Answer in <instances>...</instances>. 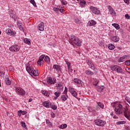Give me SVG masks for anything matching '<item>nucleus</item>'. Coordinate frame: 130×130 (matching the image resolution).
Segmentation results:
<instances>
[{"mask_svg":"<svg viewBox=\"0 0 130 130\" xmlns=\"http://www.w3.org/2000/svg\"><path fill=\"white\" fill-rule=\"evenodd\" d=\"M0 77L4 78L5 77V72H0Z\"/></svg>","mask_w":130,"mask_h":130,"instance_id":"nucleus-46","label":"nucleus"},{"mask_svg":"<svg viewBox=\"0 0 130 130\" xmlns=\"http://www.w3.org/2000/svg\"><path fill=\"white\" fill-rule=\"evenodd\" d=\"M39 30L40 31H43L44 30V22H41L38 25Z\"/></svg>","mask_w":130,"mask_h":130,"instance_id":"nucleus-20","label":"nucleus"},{"mask_svg":"<svg viewBox=\"0 0 130 130\" xmlns=\"http://www.w3.org/2000/svg\"><path fill=\"white\" fill-rule=\"evenodd\" d=\"M54 95L55 96H57V97H59L60 96V94H61V92L60 91H56L54 92Z\"/></svg>","mask_w":130,"mask_h":130,"instance_id":"nucleus-35","label":"nucleus"},{"mask_svg":"<svg viewBox=\"0 0 130 130\" xmlns=\"http://www.w3.org/2000/svg\"><path fill=\"white\" fill-rule=\"evenodd\" d=\"M109 12L110 13V15H111L112 16H115V15H116V13L115 12V11H114V9H112Z\"/></svg>","mask_w":130,"mask_h":130,"instance_id":"nucleus-37","label":"nucleus"},{"mask_svg":"<svg viewBox=\"0 0 130 130\" xmlns=\"http://www.w3.org/2000/svg\"><path fill=\"white\" fill-rule=\"evenodd\" d=\"M125 18L127 19V20H129L130 16L128 14H125Z\"/></svg>","mask_w":130,"mask_h":130,"instance_id":"nucleus-52","label":"nucleus"},{"mask_svg":"<svg viewBox=\"0 0 130 130\" xmlns=\"http://www.w3.org/2000/svg\"><path fill=\"white\" fill-rule=\"evenodd\" d=\"M26 70L31 77L32 76H34L35 77L38 76V71L35 70L33 67L30 66V64H27L26 65Z\"/></svg>","mask_w":130,"mask_h":130,"instance_id":"nucleus-2","label":"nucleus"},{"mask_svg":"<svg viewBox=\"0 0 130 130\" xmlns=\"http://www.w3.org/2000/svg\"><path fill=\"white\" fill-rule=\"evenodd\" d=\"M67 126H68V125H67V124H63L59 126V128H61V129H64V128H66Z\"/></svg>","mask_w":130,"mask_h":130,"instance_id":"nucleus-36","label":"nucleus"},{"mask_svg":"<svg viewBox=\"0 0 130 130\" xmlns=\"http://www.w3.org/2000/svg\"><path fill=\"white\" fill-rule=\"evenodd\" d=\"M10 70H11V71H14V68L13 67H10Z\"/></svg>","mask_w":130,"mask_h":130,"instance_id":"nucleus-61","label":"nucleus"},{"mask_svg":"<svg viewBox=\"0 0 130 130\" xmlns=\"http://www.w3.org/2000/svg\"><path fill=\"white\" fill-rule=\"evenodd\" d=\"M43 105L46 108H50L51 107V103L48 101H45L43 103Z\"/></svg>","mask_w":130,"mask_h":130,"instance_id":"nucleus-17","label":"nucleus"},{"mask_svg":"<svg viewBox=\"0 0 130 130\" xmlns=\"http://www.w3.org/2000/svg\"><path fill=\"white\" fill-rule=\"evenodd\" d=\"M98 84V81H95V83H93V85H94V86H96Z\"/></svg>","mask_w":130,"mask_h":130,"instance_id":"nucleus-58","label":"nucleus"},{"mask_svg":"<svg viewBox=\"0 0 130 130\" xmlns=\"http://www.w3.org/2000/svg\"><path fill=\"white\" fill-rule=\"evenodd\" d=\"M0 87H2L1 80H0Z\"/></svg>","mask_w":130,"mask_h":130,"instance_id":"nucleus-64","label":"nucleus"},{"mask_svg":"<svg viewBox=\"0 0 130 130\" xmlns=\"http://www.w3.org/2000/svg\"><path fill=\"white\" fill-rule=\"evenodd\" d=\"M58 98V97L55 96L54 97V100H56V99H57Z\"/></svg>","mask_w":130,"mask_h":130,"instance_id":"nucleus-63","label":"nucleus"},{"mask_svg":"<svg viewBox=\"0 0 130 130\" xmlns=\"http://www.w3.org/2000/svg\"><path fill=\"white\" fill-rule=\"evenodd\" d=\"M94 123L98 126H104V125L106 123V121L102 119H96L94 120Z\"/></svg>","mask_w":130,"mask_h":130,"instance_id":"nucleus-6","label":"nucleus"},{"mask_svg":"<svg viewBox=\"0 0 130 130\" xmlns=\"http://www.w3.org/2000/svg\"><path fill=\"white\" fill-rule=\"evenodd\" d=\"M21 125L22 127L24 128H27V126H26V123L23 121L21 122Z\"/></svg>","mask_w":130,"mask_h":130,"instance_id":"nucleus-43","label":"nucleus"},{"mask_svg":"<svg viewBox=\"0 0 130 130\" xmlns=\"http://www.w3.org/2000/svg\"><path fill=\"white\" fill-rule=\"evenodd\" d=\"M108 48L110 50H113V49L115 48V46L112 44H109L108 45Z\"/></svg>","mask_w":130,"mask_h":130,"instance_id":"nucleus-29","label":"nucleus"},{"mask_svg":"<svg viewBox=\"0 0 130 130\" xmlns=\"http://www.w3.org/2000/svg\"><path fill=\"white\" fill-rule=\"evenodd\" d=\"M103 89H104V86H99L98 87V91L99 92H102L103 91Z\"/></svg>","mask_w":130,"mask_h":130,"instance_id":"nucleus-34","label":"nucleus"},{"mask_svg":"<svg viewBox=\"0 0 130 130\" xmlns=\"http://www.w3.org/2000/svg\"><path fill=\"white\" fill-rule=\"evenodd\" d=\"M27 113L26 111H22L21 113V114H22V115H25V114H26Z\"/></svg>","mask_w":130,"mask_h":130,"instance_id":"nucleus-56","label":"nucleus"},{"mask_svg":"<svg viewBox=\"0 0 130 130\" xmlns=\"http://www.w3.org/2000/svg\"><path fill=\"white\" fill-rule=\"evenodd\" d=\"M68 98H69V96H68V95H62L60 96V99L62 101H67L68 100Z\"/></svg>","mask_w":130,"mask_h":130,"instance_id":"nucleus-24","label":"nucleus"},{"mask_svg":"<svg viewBox=\"0 0 130 130\" xmlns=\"http://www.w3.org/2000/svg\"><path fill=\"white\" fill-rule=\"evenodd\" d=\"M123 113L124 114L125 117L128 119V120H130V111H126V110L125 109Z\"/></svg>","mask_w":130,"mask_h":130,"instance_id":"nucleus-16","label":"nucleus"},{"mask_svg":"<svg viewBox=\"0 0 130 130\" xmlns=\"http://www.w3.org/2000/svg\"><path fill=\"white\" fill-rule=\"evenodd\" d=\"M32 99H29L28 100V102H32Z\"/></svg>","mask_w":130,"mask_h":130,"instance_id":"nucleus-62","label":"nucleus"},{"mask_svg":"<svg viewBox=\"0 0 130 130\" xmlns=\"http://www.w3.org/2000/svg\"><path fill=\"white\" fill-rule=\"evenodd\" d=\"M45 57V55H42L40 56L39 59L38 61V64H39V66H42V64H43V59H44Z\"/></svg>","mask_w":130,"mask_h":130,"instance_id":"nucleus-15","label":"nucleus"},{"mask_svg":"<svg viewBox=\"0 0 130 130\" xmlns=\"http://www.w3.org/2000/svg\"><path fill=\"white\" fill-rule=\"evenodd\" d=\"M125 121H118L116 122V124L118 125H119V124H125Z\"/></svg>","mask_w":130,"mask_h":130,"instance_id":"nucleus-38","label":"nucleus"},{"mask_svg":"<svg viewBox=\"0 0 130 130\" xmlns=\"http://www.w3.org/2000/svg\"><path fill=\"white\" fill-rule=\"evenodd\" d=\"M42 93L43 95L46 96L47 97H48L49 96V93H48V91H47V90H43L42 91Z\"/></svg>","mask_w":130,"mask_h":130,"instance_id":"nucleus-30","label":"nucleus"},{"mask_svg":"<svg viewBox=\"0 0 130 130\" xmlns=\"http://www.w3.org/2000/svg\"><path fill=\"white\" fill-rule=\"evenodd\" d=\"M51 115L53 117V118H54V117H55V115L54 114V113L51 114Z\"/></svg>","mask_w":130,"mask_h":130,"instance_id":"nucleus-57","label":"nucleus"},{"mask_svg":"<svg viewBox=\"0 0 130 130\" xmlns=\"http://www.w3.org/2000/svg\"><path fill=\"white\" fill-rule=\"evenodd\" d=\"M107 8L109 10V12H110L111 11H112V10H113V8H112V7H111V6L109 5L107 6Z\"/></svg>","mask_w":130,"mask_h":130,"instance_id":"nucleus-48","label":"nucleus"},{"mask_svg":"<svg viewBox=\"0 0 130 130\" xmlns=\"http://www.w3.org/2000/svg\"><path fill=\"white\" fill-rule=\"evenodd\" d=\"M46 124H48V126H49V127H51L52 126V123H51V122H50V121H49V120L47 119L46 120Z\"/></svg>","mask_w":130,"mask_h":130,"instance_id":"nucleus-32","label":"nucleus"},{"mask_svg":"<svg viewBox=\"0 0 130 130\" xmlns=\"http://www.w3.org/2000/svg\"><path fill=\"white\" fill-rule=\"evenodd\" d=\"M53 69L54 70V71L57 72L58 77H60V74H59V73H61V66L58 64H54L53 66Z\"/></svg>","mask_w":130,"mask_h":130,"instance_id":"nucleus-7","label":"nucleus"},{"mask_svg":"<svg viewBox=\"0 0 130 130\" xmlns=\"http://www.w3.org/2000/svg\"><path fill=\"white\" fill-rule=\"evenodd\" d=\"M61 3H62V5H64V6L68 4V2L64 0H61Z\"/></svg>","mask_w":130,"mask_h":130,"instance_id":"nucleus-45","label":"nucleus"},{"mask_svg":"<svg viewBox=\"0 0 130 130\" xmlns=\"http://www.w3.org/2000/svg\"><path fill=\"white\" fill-rule=\"evenodd\" d=\"M5 81V83L8 86H10V85H11V84H12L11 80H10V79H9V77H6Z\"/></svg>","mask_w":130,"mask_h":130,"instance_id":"nucleus-25","label":"nucleus"},{"mask_svg":"<svg viewBox=\"0 0 130 130\" xmlns=\"http://www.w3.org/2000/svg\"><path fill=\"white\" fill-rule=\"evenodd\" d=\"M112 106L114 108L115 113L117 114V115H120V114H122L124 111L125 110V108L123 107V106L120 104H115V103L112 104Z\"/></svg>","mask_w":130,"mask_h":130,"instance_id":"nucleus-1","label":"nucleus"},{"mask_svg":"<svg viewBox=\"0 0 130 130\" xmlns=\"http://www.w3.org/2000/svg\"><path fill=\"white\" fill-rule=\"evenodd\" d=\"M21 115H22V111L19 110L18 111V116L20 117Z\"/></svg>","mask_w":130,"mask_h":130,"instance_id":"nucleus-50","label":"nucleus"},{"mask_svg":"<svg viewBox=\"0 0 130 130\" xmlns=\"http://www.w3.org/2000/svg\"><path fill=\"white\" fill-rule=\"evenodd\" d=\"M85 74H86V75H87V76H93V75H94V73H93L90 70H85Z\"/></svg>","mask_w":130,"mask_h":130,"instance_id":"nucleus-26","label":"nucleus"},{"mask_svg":"<svg viewBox=\"0 0 130 130\" xmlns=\"http://www.w3.org/2000/svg\"><path fill=\"white\" fill-rule=\"evenodd\" d=\"M127 55H124L118 59V62H123L126 59Z\"/></svg>","mask_w":130,"mask_h":130,"instance_id":"nucleus-21","label":"nucleus"},{"mask_svg":"<svg viewBox=\"0 0 130 130\" xmlns=\"http://www.w3.org/2000/svg\"><path fill=\"white\" fill-rule=\"evenodd\" d=\"M15 91L18 95H20L21 96H23V95H25V90L21 87H16Z\"/></svg>","mask_w":130,"mask_h":130,"instance_id":"nucleus-5","label":"nucleus"},{"mask_svg":"<svg viewBox=\"0 0 130 130\" xmlns=\"http://www.w3.org/2000/svg\"><path fill=\"white\" fill-rule=\"evenodd\" d=\"M69 92L72 94L74 97H76L78 96V92H76V90H75V88L72 87L70 86L69 88Z\"/></svg>","mask_w":130,"mask_h":130,"instance_id":"nucleus-12","label":"nucleus"},{"mask_svg":"<svg viewBox=\"0 0 130 130\" xmlns=\"http://www.w3.org/2000/svg\"><path fill=\"white\" fill-rule=\"evenodd\" d=\"M87 63L88 64V66L90 67V69L92 70L93 71H96V67L94 66V64L92 61L90 60H87Z\"/></svg>","mask_w":130,"mask_h":130,"instance_id":"nucleus-14","label":"nucleus"},{"mask_svg":"<svg viewBox=\"0 0 130 130\" xmlns=\"http://www.w3.org/2000/svg\"><path fill=\"white\" fill-rule=\"evenodd\" d=\"M24 42L25 44H27L28 45H31V41H30V39L25 38L24 39Z\"/></svg>","mask_w":130,"mask_h":130,"instance_id":"nucleus-28","label":"nucleus"},{"mask_svg":"<svg viewBox=\"0 0 130 130\" xmlns=\"http://www.w3.org/2000/svg\"><path fill=\"white\" fill-rule=\"evenodd\" d=\"M110 69L111 71H113L114 72H116L119 74H123V70L121 68V67L117 66V65H112L110 66Z\"/></svg>","mask_w":130,"mask_h":130,"instance_id":"nucleus-4","label":"nucleus"},{"mask_svg":"<svg viewBox=\"0 0 130 130\" xmlns=\"http://www.w3.org/2000/svg\"><path fill=\"white\" fill-rule=\"evenodd\" d=\"M87 109L90 112H92V111H93V108H91L90 107H88Z\"/></svg>","mask_w":130,"mask_h":130,"instance_id":"nucleus-51","label":"nucleus"},{"mask_svg":"<svg viewBox=\"0 0 130 130\" xmlns=\"http://www.w3.org/2000/svg\"><path fill=\"white\" fill-rule=\"evenodd\" d=\"M90 11L94 15H100V10H99L98 8L93 6H90Z\"/></svg>","mask_w":130,"mask_h":130,"instance_id":"nucleus-8","label":"nucleus"},{"mask_svg":"<svg viewBox=\"0 0 130 130\" xmlns=\"http://www.w3.org/2000/svg\"><path fill=\"white\" fill-rule=\"evenodd\" d=\"M125 100L126 101V102H128L129 104H130V98L129 97L126 96L125 99Z\"/></svg>","mask_w":130,"mask_h":130,"instance_id":"nucleus-47","label":"nucleus"},{"mask_svg":"<svg viewBox=\"0 0 130 130\" xmlns=\"http://www.w3.org/2000/svg\"><path fill=\"white\" fill-rule=\"evenodd\" d=\"M74 83H76V84H78V85H83L84 84V82L82 81L81 79H79L77 78H75L74 79Z\"/></svg>","mask_w":130,"mask_h":130,"instance_id":"nucleus-19","label":"nucleus"},{"mask_svg":"<svg viewBox=\"0 0 130 130\" xmlns=\"http://www.w3.org/2000/svg\"><path fill=\"white\" fill-rule=\"evenodd\" d=\"M51 107L53 110H56V109H57V106H56V105H52V106H51Z\"/></svg>","mask_w":130,"mask_h":130,"instance_id":"nucleus-44","label":"nucleus"},{"mask_svg":"<svg viewBox=\"0 0 130 130\" xmlns=\"http://www.w3.org/2000/svg\"><path fill=\"white\" fill-rule=\"evenodd\" d=\"M5 32L7 35H9L10 36H15L17 34L16 31H12L10 28L6 29Z\"/></svg>","mask_w":130,"mask_h":130,"instance_id":"nucleus-11","label":"nucleus"},{"mask_svg":"<svg viewBox=\"0 0 130 130\" xmlns=\"http://www.w3.org/2000/svg\"><path fill=\"white\" fill-rule=\"evenodd\" d=\"M125 71L126 72H127V73H128L129 74H130V69L128 68H126L125 69Z\"/></svg>","mask_w":130,"mask_h":130,"instance_id":"nucleus-54","label":"nucleus"},{"mask_svg":"<svg viewBox=\"0 0 130 130\" xmlns=\"http://www.w3.org/2000/svg\"><path fill=\"white\" fill-rule=\"evenodd\" d=\"M55 88H56L57 91L60 92L61 91H62V90H63V85L61 83H57L56 84Z\"/></svg>","mask_w":130,"mask_h":130,"instance_id":"nucleus-13","label":"nucleus"},{"mask_svg":"<svg viewBox=\"0 0 130 130\" xmlns=\"http://www.w3.org/2000/svg\"><path fill=\"white\" fill-rule=\"evenodd\" d=\"M10 27L11 28H14V25H13V24H10Z\"/></svg>","mask_w":130,"mask_h":130,"instance_id":"nucleus-60","label":"nucleus"},{"mask_svg":"<svg viewBox=\"0 0 130 130\" xmlns=\"http://www.w3.org/2000/svg\"><path fill=\"white\" fill-rule=\"evenodd\" d=\"M112 26H113V27H114V28H115L116 30H118L120 28L119 25L117 23H113L112 24Z\"/></svg>","mask_w":130,"mask_h":130,"instance_id":"nucleus-31","label":"nucleus"},{"mask_svg":"<svg viewBox=\"0 0 130 130\" xmlns=\"http://www.w3.org/2000/svg\"><path fill=\"white\" fill-rule=\"evenodd\" d=\"M111 40L114 42H118L119 41V37L118 36H113L112 37Z\"/></svg>","mask_w":130,"mask_h":130,"instance_id":"nucleus-22","label":"nucleus"},{"mask_svg":"<svg viewBox=\"0 0 130 130\" xmlns=\"http://www.w3.org/2000/svg\"><path fill=\"white\" fill-rule=\"evenodd\" d=\"M129 1L130 0H124V2L125 4H127V5H128L129 4Z\"/></svg>","mask_w":130,"mask_h":130,"instance_id":"nucleus-55","label":"nucleus"},{"mask_svg":"<svg viewBox=\"0 0 130 130\" xmlns=\"http://www.w3.org/2000/svg\"><path fill=\"white\" fill-rule=\"evenodd\" d=\"M125 64H126V66H130V60L125 61Z\"/></svg>","mask_w":130,"mask_h":130,"instance_id":"nucleus-49","label":"nucleus"},{"mask_svg":"<svg viewBox=\"0 0 130 130\" xmlns=\"http://www.w3.org/2000/svg\"><path fill=\"white\" fill-rule=\"evenodd\" d=\"M47 82L49 85H54L56 83V79L55 78L49 77L47 79Z\"/></svg>","mask_w":130,"mask_h":130,"instance_id":"nucleus-10","label":"nucleus"},{"mask_svg":"<svg viewBox=\"0 0 130 130\" xmlns=\"http://www.w3.org/2000/svg\"><path fill=\"white\" fill-rule=\"evenodd\" d=\"M66 64H67L68 70H71L72 68L71 67V63L69 61H66Z\"/></svg>","mask_w":130,"mask_h":130,"instance_id":"nucleus-39","label":"nucleus"},{"mask_svg":"<svg viewBox=\"0 0 130 130\" xmlns=\"http://www.w3.org/2000/svg\"><path fill=\"white\" fill-rule=\"evenodd\" d=\"M9 50L12 52H17L20 50V47L17 45H14L9 48Z\"/></svg>","mask_w":130,"mask_h":130,"instance_id":"nucleus-9","label":"nucleus"},{"mask_svg":"<svg viewBox=\"0 0 130 130\" xmlns=\"http://www.w3.org/2000/svg\"><path fill=\"white\" fill-rule=\"evenodd\" d=\"M79 5L81 8H84L85 6H86V1L83 0V1H80Z\"/></svg>","mask_w":130,"mask_h":130,"instance_id":"nucleus-27","label":"nucleus"},{"mask_svg":"<svg viewBox=\"0 0 130 130\" xmlns=\"http://www.w3.org/2000/svg\"><path fill=\"white\" fill-rule=\"evenodd\" d=\"M88 26H94V25H96V21L93 20H89L88 22Z\"/></svg>","mask_w":130,"mask_h":130,"instance_id":"nucleus-23","label":"nucleus"},{"mask_svg":"<svg viewBox=\"0 0 130 130\" xmlns=\"http://www.w3.org/2000/svg\"><path fill=\"white\" fill-rule=\"evenodd\" d=\"M53 11L54 12H56V13H62L63 12V6L61 7V9H59V8H53Z\"/></svg>","mask_w":130,"mask_h":130,"instance_id":"nucleus-18","label":"nucleus"},{"mask_svg":"<svg viewBox=\"0 0 130 130\" xmlns=\"http://www.w3.org/2000/svg\"><path fill=\"white\" fill-rule=\"evenodd\" d=\"M69 42L71 44H72V43H74L77 46H81L82 45V41L74 35H72L71 36Z\"/></svg>","mask_w":130,"mask_h":130,"instance_id":"nucleus-3","label":"nucleus"},{"mask_svg":"<svg viewBox=\"0 0 130 130\" xmlns=\"http://www.w3.org/2000/svg\"><path fill=\"white\" fill-rule=\"evenodd\" d=\"M30 3H31V4L34 6V7H35V8L37 7V5H36V3L34 0H31Z\"/></svg>","mask_w":130,"mask_h":130,"instance_id":"nucleus-40","label":"nucleus"},{"mask_svg":"<svg viewBox=\"0 0 130 130\" xmlns=\"http://www.w3.org/2000/svg\"><path fill=\"white\" fill-rule=\"evenodd\" d=\"M119 31L121 32V33H122V32H123V29L120 28V29H119Z\"/></svg>","mask_w":130,"mask_h":130,"instance_id":"nucleus-59","label":"nucleus"},{"mask_svg":"<svg viewBox=\"0 0 130 130\" xmlns=\"http://www.w3.org/2000/svg\"><path fill=\"white\" fill-rule=\"evenodd\" d=\"M18 27H19V29H20V30L21 31H23V26H21V25H18Z\"/></svg>","mask_w":130,"mask_h":130,"instance_id":"nucleus-53","label":"nucleus"},{"mask_svg":"<svg viewBox=\"0 0 130 130\" xmlns=\"http://www.w3.org/2000/svg\"><path fill=\"white\" fill-rule=\"evenodd\" d=\"M75 22L76 24H78L79 25L82 23V22L81 21V20L78 19H75Z\"/></svg>","mask_w":130,"mask_h":130,"instance_id":"nucleus-41","label":"nucleus"},{"mask_svg":"<svg viewBox=\"0 0 130 130\" xmlns=\"http://www.w3.org/2000/svg\"><path fill=\"white\" fill-rule=\"evenodd\" d=\"M98 105L101 108H104V105L103 104L101 103H98Z\"/></svg>","mask_w":130,"mask_h":130,"instance_id":"nucleus-42","label":"nucleus"},{"mask_svg":"<svg viewBox=\"0 0 130 130\" xmlns=\"http://www.w3.org/2000/svg\"><path fill=\"white\" fill-rule=\"evenodd\" d=\"M44 60L46 61V62H50V58H49L48 56H45Z\"/></svg>","mask_w":130,"mask_h":130,"instance_id":"nucleus-33","label":"nucleus"}]
</instances>
